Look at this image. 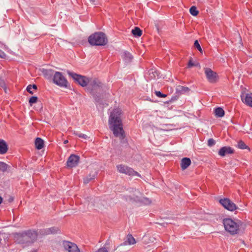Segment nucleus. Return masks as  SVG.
<instances>
[{"label": "nucleus", "mask_w": 252, "mask_h": 252, "mask_svg": "<svg viewBox=\"0 0 252 252\" xmlns=\"http://www.w3.org/2000/svg\"><path fill=\"white\" fill-rule=\"evenodd\" d=\"M122 112L120 108H114L109 116L108 125L115 137H119L122 141L125 138V132L123 128L122 119Z\"/></svg>", "instance_id": "1"}, {"label": "nucleus", "mask_w": 252, "mask_h": 252, "mask_svg": "<svg viewBox=\"0 0 252 252\" xmlns=\"http://www.w3.org/2000/svg\"><path fill=\"white\" fill-rule=\"evenodd\" d=\"M88 42L92 46H104L108 42L107 38L102 32H95L88 37Z\"/></svg>", "instance_id": "2"}, {"label": "nucleus", "mask_w": 252, "mask_h": 252, "mask_svg": "<svg viewBox=\"0 0 252 252\" xmlns=\"http://www.w3.org/2000/svg\"><path fill=\"white\" fill-rule=\"evenodd\" d=\"M134 190V194L132 195L127 196L126 198V200L140 203L144 205H149L151 203V200L147 197H143L139 190L136 189Z\"/></svg>", "instance_id": "3"}, {"label": "nucleus", "mask_w": 252, "mask_h": 252, "mask_svg": "<svg viewBox=\"0 0 252 252\" xmlns=\"http://www.w3.org/2000/svg\"><path fill=\"white\" fill-rule=\"evenodd\" d=\"M222 222L224 229L227 232L232 235L236 234L238 233L239 225L238 222L230 218L224 219Z\"/></svg>", "instance_id": "4"}, {"label": "nucleus", "mask_w": 252, "mask_h": 252, "mask_svg": "<svg viewBox=\"0 0 252 252\" xmlns=\"http://www.w3.org/2000/svg\"><path fill=\"white\" fill-rule=\"evenodd\" d=\"M103 84L97 79H94L91 82H89L88 90L90 93L94 95L96 102L99 101V99L95 95L97 92H100L102 90Z\"/></svg>", "instance_id": "5"}, {"label": "nucleus", "mask_w": 252, "mask_h": 252, "mask_svg": "<svg viewBox=\"0 0 252 252\" xmlns=\"http://www.w3.org/2000/svg\"><path fill=\"white\" fill-rule=\"evenodd\" d=\"M53 81L57 85L63 88H67L68 82L61 72L56 71L53 75Z\"/></svg>", "instance_id": "6"}, {"label": "nucleus", "mask_w": 252, "mask_h": 252, "mask_svg": "<svg viewBox=\"0 0 252 252\" xmlns=\"http://www.w3.org/2000/svg\"><path fill=\"white\" fill-rule=\"evenodd\" d=\"M67 73L76 83L82 87L87 86L89 83V78L84 76L79 75L70 71H68Z\"/></svg>", "instance_id": "7"}, {"label": "nucleus", "mask_w": 252, "mask_h": 252, "mask_svg": "<svg viewBox=\"0 0 252 252\" xmlns=\"http://www.w3.org/2000/svg\"><path fill=\"white\" fill-rule=\"evenodd\" d=\"M204 70L206 79L209 83L214 84L218 81V75L210 68L205 67L204 68Z\"/></svg>", "instance_id": "8"}, {"label": "nucleus", "mask_w": 252, "mask_h": 252, "mask_svg": "<svg viewBox=\"0 0 252 252\" xmlns=\"http://www.w3.org/2000/svg\"><path fill=\"white\" fill-rule=\"evenodd\" d=\"M117 168L121 173L125 174L129 176L136 175L138 177L140 176V174L137 172L127 166L123 164H119L117 165Z\"/></svg>", "instance_id": "9"}, {"label": "nucleus", "mask_w": 252, "mask_h": 252, "mask_svg": "<svg viewBox=\"0 0 252 252\" xmlns=\"http://www.w3.org/2000/svg\"><path fill=\"white\" fill-rule=\"evenodd\" d=\"M14 239L17 243L23 244L24 246H29L31 244L29 238L26 233V231L15 234Z\"/></svg>", "instance_id": "10"}, {"label": "nucleus", "mask_w": 252, "mask_h": 252, "mask_svg": "<svg viewBox=\"0 0 252 252\" xmlns=\"http://www.w3.org/2000/svg\"><path fill=\"white\" fill-rule=\"evenodd\" d=\"M219 202L225 209L230 211H233L238 209V207L236 206V204L229 198H224L223 199H220Z\"/></svg>", "instance_id": "11"}, {"label": "nucleus", "mask_w": 252, "mask_h": 252, "mask_svg": "<svg viewBox=\"0 0 252 252\" xmlns=\"http://www.w3.org/2000/svg\"><path fill=\"white\" fill-rule=\"evenodd\" d=\"M63 246L64 249L68 252H80L77 246L72 242L63 241Z\"/></svg>", "instance_id": "12"}, {"label": "nucleus", "mask_w": 252, "mask_h": 252, "mask_svg": "<svg viewBox=\"0 0 252 252\" xmlns=\"http://www.w3.org/2000/svg\"><path fill=\"white\" fill-rule=\"evenodd\" d=\"M80 158L78 156L72 154L68 158L66 165L69 167H74L77 165L79 163Z\"/></svg>", "instance_id": "13"}, {"label": "nucleus", "mask_w": 252, "mask_h": 252, "mask_svg": "<svg viewBox=\"0 0 252 252\" xmlns=\"http://www.w3.org/2000/svg\"><path fill=\"white\" fill-rule=\"evenodd\" d=\"M31 244L33 243L37 238L38 234L36 231L34 230H28L26 231Z\"/></svg>", "instance_id": "14"}, {"label": "nucleus", "mask_w": 252, "mask_h": 252, "mask_svg": "<svg viewBox=\"0 0 252 252\" xmlns=\"http://www.w3.org/2000/svg\"><path fill=\"white\" fill-rule=\"evenodd\" d=\"M234 152V150L230 147L224 146V147H221L220 149V150L218 152V154L221 157H224L226 154H233Z\"/></svg>", "instance_id": "15"}, {"label": "nucleus", "mask_w": 252, "mask_h": 252, "mask_svg": "<svg viewBox=\"0 0 252 252\" xmlns=\"http://www.w3.org/2000/svg\"><path fill=\"white\" fill-rule=\"evenodd\" d=\"M59 229L57 227H52L47 229H40L39 233L42 235H49L57 233Z\"/></svg>", "instance_id": "16"}, {"label": "nucleus", "mask_w": 252, "mask_h": 252, "mask_svg": "<svg viewBox=\"0 0 252 252\" xmlns=\"http://www.w3.org/2000/svg\"><path fill=\"white\" fill-rule=\"evenodd\" d=\"M8 149V145L6 142L4 140L0 139V154H5L7 153Z\"/></svg>", "instance_id": "17"}, {"label": "nucleus", "mask_w": 252, "mask_h": 252, "mask_svg": "<svg viewBox=\"0 0 252 252\" xmlns=\"http://www.w3.org/2000/svg\"><path fill=\"white\" fill-rule=\"evenodd\" d=\"M241 99L243 102L252 107V93L246 94L245 98L242 96Z\"/></svg>", "instance_id": "18"}, {"label": "nucleus", "mask_w": 252, "mask_h": 252, "mask_svg": "<svg viewBox=\"0 0 252 252\" xmlns=\"http://www.w3.org/2000/svg\"><path fill=\"white\" fill-rule=\"evenodd\" d=\"M189 88L181 85L177 86L176 88V93L178 94H186L189 92Z\"/></svg>", "instance_id": "19"}, {"label": "nucleus", "mask_w": 252, "mask_h": 252, "mask_svg": "<svg viewBox=\"0 0 252 252\" xmlns=\"http://www.w3.org/2000/svg\"><path fill=\"white\" fill-rule=\"evenodd\" d=\"M191 164V160L189 158H184L181 161V167L182 170L187 169Z\"/></svg>", "instance_id": "20"}, {"label": "nucleus", "mask_w": 252, "mask_h": 252, "mask_svg": "<svg viewBox=\"0 0 252 252\" xmlns=\"http://www.w3.org/2000/svg\"><path fill=\"white\" fill-rule=\"evenodd\" d=\"M41 71L44 76L48 79L51 78L54 73V71L52 69L43 68L42 69Z\"/></svg>", "instance_id": "21"}, {"label": "nucleus", "mask_w": 252, "mask_h": 252, "mask_svg": "<svg viewBox=\"0 0 252 252\" xmlns=\"http://www.w3.org/2000/svg\"><path fill=\"white\" fill-rule=\"evenodd\" d=\"M96 171H93L90 173L86 178L84 179V183L85 184H88L92 180L94 179L97 175Z\"/></svg>", "instance_id": "22"}, {"label": "nucleus", "mask_w": 252, "mask_h": 252, "mask_svg": "<svg viewBox=\"0 0 252 252\" xmlns=\"http://www.w3.org/2000/svg\"><path fill=\"white\" fill-rule=\"evenodd\" d=\"M44 142L41 138L37 137L35 140V146L38 150H41L44 147Z\"/></svg>", "instance_id": "23"}, {"label": "nucleus", "mask_w": 252, "mask_h": 252, "mask_svg": "<svg viewBox=\"0 0 252 252\" xmlns=\"http://www.w3.org/2000/svg\"><path fill=\"white\" fill-rule=\"evenodd\" d=\"M123 60L126 63H130L133 59V56L132 55L127 51H125L122 56Z\"/></svg>", "instance_id": "24"}, {"label": "nucleus", "mask_w": 252, "mask_h": 252, "mask_svg": "<svg viewBox=\"0 0 252 252\" xmlns=\"http://www.w3.org/2000/svg\"><path fill=\"white\" fill-rule=\"evenodd\" d=\"M215 115L217 117H222L224 115V111L221 107H218L215 110Z\"/></svg>", "instance_id": "25"}, {"label": "nucleus", "mask_w": 252, "mask_h": 252, "mask_svg": "<svg viewBox=\"0 0 252 252\" xmlns=\"http://www.w3.org/2000/svg\"><path fill=\"white\" fill-rule=\"evenodd\" d=\"M131 32L135 37H140L142 35V31L138 27H135Z\"/></svg>", "instance_id": "26"}, {"label": "nucleus", "mask_w": 252, "mask_h": 252, "mask_svg": "<svg viewBox=\"0 0 252 252\" xmlns=\"http://www.w3.org/2000/svg\"><path fill=\"white\" fill-rule=\"evenodd\" d=\"M237 147L239 149L244 150L248 149L250 150L249 147L246 145V144L242 140H240L238 142Z\"/></svg>", "instance_id": "27"}, {"label": "nucleus", "mask_w": 252, "mask_h": 252, "mask_svg": "<svg viewBox=\"0 0 252 252\" xmlns=\"http://www.w3.org/2000/svg\"><path fill=\"white\" fill-rule=\"evenodd\" d=\"M127 242L129 245H133L136 243V241L132 235L128 234L127 236Z\"/></svg>", "instance_id": "28"}, {"label": "nucleus", "mask_w": 252, "mask_h": 252, "mask_svg": "<svg viewBox=\"0 0 252 252\" xmlns=\"http://www.w3.org/2000/svg\"><path fill=\"white\" fill-rule=\"evenodd\" d=\"M8 166V165L5 163L0 161V172H5L7 169Z\"/></svg>", "instance_id": "29"}, {"label": "nucleus", "mask_w": 252, "mask_h": 252, "mask_svg": "<svg viewBox=\"0 0 252 252\" xmlns=\"http://www.w3.org/2000/svg\"><path fill=\"white\" fill-rule=\"evenodd\" d=\"M189 12L190 13L194 16H196L198 13V11L197 10L196 7L194 6H192L190 8Z\"/></svg>", "instance_id": "30"}, {"label": "nucleus", "mask_w": 252, "mask_h": 252, "mask_svg": "<svg viewBox=\"0 0 252 252\" xmlns=\"http://www.w3.org/2000/svg\"><path fill=\"white\" fill-rule=\"evenodd\" d=\"M38 100V98L36 96H32L29 101V103L31 106H32L33 103H35L37 102Z\"/></svg>", "instance_id": "31"}, {"label": "nucleus", "mask_w": 252, "mask_h": 252, "mask_svg": "<svg viewBox=\"0 0 252 252\" xmlns=\"http://www.w3.org/2000/svg\"><path fill=\"white\" fill-rule=\"evenodd\" d=\"M188 66L189 68H191L193 66H200V64L198 63H193L191 60H190L188 63Z\"/></svg>", "instance_id": "32"}, {"label": "nucleus", "mask_w": 252, "mask_h": 252, "mask_svg": "<svg viewBox=\"0 0 252 252\" xmlns=\"http://www.w3.org/2000/svg\"><path fill=\"white\" fill-rule=\"evenodd\" d=\"M194 46L197 49V50L201 53H202V48L198 42V41L196 40L195 41H194Z\"/></svg>", "instance_id": "33"}, {"label": "nucleus", "mask_w": 252, "mask_h": 252, "mask_svg": "<svg viewBox=\"0 0 252 252\" xmlns=\"http://www.w3.org/2000/svg\"><path fill=\"white\" fill-rule=\"evenodd\" d=\"M216 143L215 140L213 138H210L208 140V145L210 147L213 146Z\"/></svg>", "instance_id": "34"}, {"label": "nucleus", "mask_w": 252, "mask_h": 252, "mask_svg": "<svg viewBox=\"0 0 252 252\" xmlns=\"http://www.w3.org/2000/svg\"><path fill=\"white\" fill-rule=\"evenodd\" d=\"M155 94L157 96L159 97H165L167 96L166 94H162L160 91H156Z\"/></svg>", "instance_id": "35"}, {"label": "nucleus", "mask_w": 252, "mask_h": 252, "mask_svg": "<svg viewBox=\"0 0 252 252\" xmlns=\"http://www.w3.org/2000/svg\"><path fill=\"white\" fill-rule=\"evenodd\" d=\"M75 134L78 136L79 137L83 138L84 139H87L88 138V136L87 135L81 133H76Z\"/></svg>", "instance_id": "36"}, {"label": "nucleus", "mask_w": 252, "mask_h": 252, "mask_svg": "<svg viewBox=\"0 0 252 252\" xmlns=\"http://www.w3.org/2000/svg\"><path fill=\"white\" fill-rule=\"evenodd\" d=\"M0 86L3 88L5 91V92L6 93L5 84L3 80H0Z\"/></svg>", "instance_id": "37"}, {"label": "nucleus", "mask_w": 252, "mask_h": 252, "mask_svg": "<svg viewBox=\"0 0 252 252\" xmlns=\"http://www.w3.org/2000/svg\"><path fill=\"white\" fill-rule=\"evenodd\" d=\"M32 85H29L27 86V91L31 94H33V92L32 91Z\"/></svg>", "instance_id": "38"}, {"label": "nucleus", "mask_w": 252, "mask_h": 252, "mask_svg": "<svg viewBox=\"0 0 252 252\" xmlns=\"http://www.w3.org/2000/svg\"><path fill=\"white\" fill-rule=\"evenodd\" d=\"M95 252H108L105 248L103 247V248H101L99 249Z\"/></svg>", "instance_id": "39"}, {"label": "nucleus", "mask_w": 252, "mask_h": 252, "mask_svg": "<svg viewBox=\"0 0 252 252\" xmlns=\"http://www.w3.org/2000/svg\"><path fill=\"white\" fill-rule=\"evenodd\" d=\"M6 57V54L2 50H0V58L5 59Z\"/></svg>", "instance_id": "40"}, {"label": "nucleus", "mask_w": 252, "mask_h": 252, "mask_svg": "<svg viewBox=\"0 0 252 252\" xmlns=\"http://www.w3.org/2000/svg\"><path fill=\"white\" fill-rule=\"evenodd\" d=\"M149 75H150L151 78L155 77V76L154 75V73H156V72H154L153 70H150L149 71Z\"/></svg>", "instance_id": "41"}, {"label": "nucleus", "mask_w": 252, "mask_h": 252, "mask_svg": "<svg viewBox=\"0 0 252 252\" xmlns=\"http://www.w3.org/2000/svg\"><path fill=\"white\" fill-rule=\"evenodd\" d=\"M32 89L36 90L37 89V87L36 85L33 84L32 85Z\"/></svg>", "instance_id": "42"}, {"label": "nucleus", "mask_w": 252, "mask_h": 252, "mask_svg": "<svg viewBox=\"0 0 252 252\" xmlns=\"http://www.w3.org/2000/svg\"><path fill=\"white\" fill-rule=\"evenodd\" d=\"M2 202V198L0 196V204Z\"/></svg>", "instance_id": "43"}, {"label": "nucleus", "mask_w": 252, "mask_h": 252, "mask_svg": "<svg viewBox=\"0 0 252 252\" xmlns=\"http://www.w3.org/2000/svg\"><path fill=\"white\" fill-rule=\"evenodd\" d=\"M68 142L67 140H65L64 141V143H67Z\"/></svg>", "instance_id": "44"}, {"label": "nucleus", "mask_w": 252, "mask_h": 252, "mask_svg": "<svg viewBox=\"0 0 252 252\" xmlns=\"http://www.w3.org/2000/svg\"><path fill=\"white\" fill-rule=\"evenodd\" d=\"M91 1H93L94 2V0H90Z\"/></svg>", "instance_id": "45"}]
</instances>
